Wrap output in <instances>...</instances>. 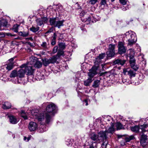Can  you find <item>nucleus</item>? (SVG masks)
<instances>
[{
  "label": "nucleus",
  "instance_id": "473e14b6",
  "mask_svg": "<svg viewBox=\"0 0 148 148\" xmlns=\"http://www.w3.org/2000/svg\"><path fill=\"white\" fill-rule=\"evenodd\" d=\"M36 21L37 25L38 26H40L43 24L41 18H38L36 19Z\"/></svg>",
  "mask_w": 148,
  "mask_h": 148
},
{
  "label": "nucleus",
  "instance_id": "9b49d317",
  "mask_svg": "<svg viewBox=\"0 0 148 148\" xmlns=\"http://www.w3.org/2000/svg\"><path fill=\"white\" fill-rule=\"evenodd\" d=\"M114 45L111 44L109 45L108 51L107 52V56L108 57H113L114 55Z\"/></svg>",
  "mask_w": 148,
  "mask_h": 148
},
{
  "label": "nucleus",
  "instance_id": "c9c22d12",
  "mask_svg": "<svg viewBox=\"0 0 148 148\" xmlns=\"http://www.w3.org/2000/svg\"><path fill=\"white\" fill-rule=\"evenodd\" d=\"M116 126L117 130L121 129L123 128L122 125L119 122H118L116 123Z\"/></svg>",
  "mask_w": 148,
  "mask_h": 148
},
{
  "label": "nucleus",
  "instance_id": "052dcab7",
  "mask_svg": "<svg viewBox=\"0 0 148 148\" xmlns=\"http://www.w3.org/2000/svg\"><path fill=\"white\" fill-rule=\"evenodd\" d=\"M52 32V30L51 29H49V30H48L47 32L45 34H48V33H51V32Z\"/></svg>",
  "mask_w": 148,
  "mask_h": 148
},
{
  "label": "nucleus",
  "instance_id": "f3484780",
  "mask_svg": "<svg viewBox=\"0 0 148 148\" xmlns=\"http://www.w3.org/2000/svg\"><path fill=\"white\" fill-rule=\"evenodd\" d=\"M17 77L19 78H23L24 77L25 71L23 68H21L18 71Z\"/></svg>",
  "mask_w": 148,
  "mask_h": 148
},
{
  "label": "nucleus",
  "instance_id": "39448f33",
  "mask_svg": "<svg viewBox=\"0 0 148 148\" xmlns=\"http://www.w3.org/2000/svg\"><path fill=\"white\" fill-rule=\"evenodd\" d=\"M27 112L29 115H32L34 118L37 119L38 121H42V123H41V124H43V123H45L44 115L42 114H41L40 115L38 116V114L37 112H35L34 110H28Z\"/></svg>",
  "mask_w": 148,
  "mask_h": 148
},
{
  "label": "nucleus",
  "instance_id": "f704fd0d",
  "mask_svg": "<svg viewBox=\"0 0 148 148\" xmlns=\"http://www.w3.org/2000/svg\"><path fill=\"white\" fill-rule=\"evenodd\" d=\"M48 45H49L47 44L46 42H43L41 44L40 46L43 49H47Z\"/></svg>",
  "mask_w": 148,
  "mask_h": 148
},
{
  "label": "nucleus",
  "instance_id": "774afa93",
  "mask_svg": "<svg viewBox=\"0 0 148 148\" xmlns=\"http://www.w3.org/2000/svg\"><path fill=\"white\" fill-rule=\"evenodd\" d=\"M30 139V138L29 137H28L27 138V140H26L27 141H29V140Z\"/></svg>",
  "mask_w": 148,
  "mask_h": 148
},
{
  "label": "nucleus",
  "instance_id": "412c9836",
  "mask_svg": "<svg viewBox=\"0 0 148 148\" xmlns=\"http://www.w3.org/2000/svg\"><path fill=\"white\" fill-rule=\"evenodd\" d=\"M11 104L9 102H6L3 104L2 108L3 109H7L10 108L11 107Z\"/></svg>",
  "mask_w": 148,
  "mask_h": 148
},
{
  "label": "nucleus",
  "instance_id": "cd10ccee",
  "mask_svg": "<svg viewBox=\"0 0 148 148\" xmlns=\"http://www.w3.org/2000/svg\"><path fill=\"white\" fill-rule=\"evenodd\" d=\"M14 67V63L12 62L11 63H9L7 64L6 68L8 71H10Z\"/></svg>",
  "mask_w": 148,
  "mask_h": 148
},
{
  "label": "nucleus",
  "instance_id": "58836bf2",
  "mask_svg": "<svg viewBox=\"0 0 148 148\" xmlns=\"http://www.w3.org/2000/svg\"><path fill=\"white\" fill-rule=\"evenodd\" d=\"M64 54L63 51H59L57 53V54L54 56H57L56 59V60L58 59L60 56L63 55Z\"/></svg>",
  "mask_w": 148,
  "mask_h": 148
},
{
  "label": "nucleus",
  "instance_id": "1a4fd4ad",
  "mask_svg": "<svg viewBox=\"0 0 148 148\" xmlns=\"http://www.w3.org/2000/svg\"><path fill=\"white\" fill-rule=\"evenodd\" d=\"M147 136L144 134L141 135L140 139V144L143 147L148 148Z\"/></svg>",
  "mask_w": 148,
  "mask_h": 148
},
{
  "label": "nucleus",
  "instance_id": "603ef678",
  "mask_svg": "<svg viewBox=\"0 0 148 148\" xmlns=\"http://www.w3.org/2000/svg\"><path fill=\"white\" fill-rule=\"evenodd\" d=\"M56 39H52L51 44L52 45H54L56 43Z\"/></svg>",
  "mask_w": 148,
  "mask_h": 148
},
{
  "label": "nucleus",
  "instance_id": "b1692460",
  "mask_svg": "<svg viewBox=\"0 0 148 148\" xmlns=\"http://www.w3.org/2000/svg\"><path fill=\"white\" fill-rule=\"evenodd\" d=\"M114 125L113 123H112L111 126L110 127L108 130H106V131H107L108 132V134L109 133H110L112 134L114 132Z\"/></svg>",
  "mask_w": 148,
  "mask_h": 148
},
{
  "label": "nucleus",
  "instance_id": "72a5a7b5",
  "mask_svg": "<svg viewBox=\"0 0 148 148\" xmlns=\"http://www.w3.org/2000/svg\"><path fill=\"white\" fill-rule=\"evenodd\" d=\"M21 115L25 120L27 119H28L27 116L24 111L22 110L21 111Z\"/></svg>",
  "mask_w": 148,
  "mask_h": 148
},
{
  "label": "nucleus",
  "instance_id": "5701e85b",
  "mask_svg": "<svg viewBox=\"0 0 148 148\" xmlns=\"http://www.w3.org/2000/svg\"><path fill=\"white\" fill-rule=\"evenodd\" d=\"M105 53H101L100 54L99 56L96 58V61L99 63H101V60L103 59L105 56Z\"/></svg>",
  "mask_w": 148,
  "mask_h": 148
},
{
  "label": "nucleus",
  "instance_id": "bb28decb",
  "mask_svg": "<svg viewBox=\"0 0 148 148\" xmlns=\"http://www.w3.org/2000/svg\"><path fill=\"white\" fill-rule=\"evenodd\" d=\"M81 20L82 21L86 22V24H90L91 22H92V21H91V18L90 17H88L87 18L84 19L82 18Z\"/></svg>",
  "mask_w": 148,
  "mask_h": 148
},
{
  "label": "nucleus",
  "instance_id": "20e7f679",
  "mask_svg": "<svg viewBox=\"0 0 148 148\" xmlns=\"http://www.w3.org/2000/svg\"><path fill=\"white\" fill-rule=\"evenodd\" d=\"M125 36L128 40V45H129L134 43L136 41V35L134 32L128 31L125 34Z\"/></svg>",
  "mask_w": 148,
  "mask_h": 148
},
{
  "label": "nucleus",
  "instance_id": "6e6552de",
  "mask_svg": "<svg viewBox=\"0 0 148 148\" xmlns=\"http://www.w3.org/2000/svg\"><path fill=\"white\" fill-rule=\"evenodd\" d=\"M57 56H53L50 57L49 59L44 58L42 60V63L45 66H47L49 64L53 63L56 61Z\"/></svg>",
  "mask_w": 148,
  "mask_h": 148
},
{
  "label": "nucleus",
  "instance_id": "aec40b11",
  "mask_svg": "<svg viewBox=\"0 0 148 148\" xmlns=\"http://www.w3.org/2000/svg\"><path fill=\"white\" fill-rule=\"evenodd\" d=\"M64 21V20H60L58 19V20L56 24H54V26L55 27H58V28H60V27L63 25V23Z\"/></svg>",
  "mask_w": 148,
  "mask_h": 148
},
{
  "label": "nucleus",
  "instance_id": "338daca9",
  "mask_svg": "<svg viewBox=\"0 0 148 148\" xmlns=\"http://www.w3.org/2000/svg\"><path fill=\"white\" fill-rule=\"evenodd\" d=\"M78 94V96H79V97H81V94H82V93L79 92H77Z\"/></svg>",
  "mask_w": 148,
  "mask_h": 148
},
{
  "label": "nucleus",
  "instance_id": "2f4dec72",
  "mask_svg": "<svg viewBox=\"0 0 148 148\" xmlns=\"http://www.w3.org/2000/svg\"><path fill=\"white\" fill-rule=\"evenodd\" d=\"M42 66V64L41 62L39 61H37L34 64V66L36 68H40Z\"/></svg>",
  "mask_w": 148,
  "mask_h": 148
},
{
  "label": "nucleus",
  "instance_id": "a211bd4d",
  "mask_svg": "<svg viewBox=\"0 0 148 148\" xmlns=\"http://www.w3.org/2000/svg\"><path fill=\"white\" fill-rule=\"evenodd\" d=\"M5 36H10L11 38H13L14 37L16 36V34H12L11 33H5L4 34L3 32H0V37L3 38Z\"/></svg>",
  "mask_w": 148,
  "mask_h": 148
},
{
  "label": "nucleus",
  "instance_id": "bf43d9fd",
  "mask_svg": "<svg viewBox=\"0 0 148 148\" xmlns=\"http://www.w3.org/2000/svg\"><path fill=\"white\" fill-rule=\"evenodd\" d=\"M87 148H94V147H93V145L92 144L88 146Z\"/></svg>",
  "mask_w": 148,
  "mask_h": 148
},
{
  "label": "nucleus",
  "instance_id": "0eeeda50",
  "mask_svg": "<svg viewBox=\"0 0 148 148\" xmlns=\"http://www.w3.org/2000/svg\"><path fill=\"white\" fill-rule=\"evenodd\" d=\"M148 126V124H145L143 125H136L134 126H132L130 127V129L132 131L135 133H138L140 129H141L142 131L144 132L145 131V129Z\"/></svg>",
  "mask_w": 148,
  "mask_h": 148
},
{
  "label": "nucleus",
  "instance_id": "79ce46f5",
  "mask_svg": "<svg viewBox=\"0 0 148 148\" xmlns=\"http://www.w3.org/2000/svg\"><path fill=\"white\" fill-rule=\"evenodd\" d=\"M8 22L5 20H3L1 23V25L3 26H6L7 25Z\"/></svg>",
  "mask_w": 148,
  "mask_h": 148
},
{
  "label": "nucleus",
  "instance_id": "ea45409f",
  "mask_svg": "<svg viewBox=\"0 0 148 148\" xmlns=\"http://www.w3.org/2000/svg\"><path fill=\"white\" fill-rule=\"evenodd\" d=\"M66 144L68 146H71L72 145V141L71 140L68 139L66 141Z\"/></svg>",
  "mask_w": 148,
  "mask_h": 148
},
{
  "label": "nucleus",
  "instance_id": "6ab92c4d",
  "mask_svg": "<svg viewBox=\"0 0 148 148\" xmlns=\"http://www.w3.org/2000/svg\"><path fill=\"white\" fill-rule=\"evenodd\" d=\"M58 19V17L50 18L49 20L50 25L53 26L54 24H56Z\"/></svg>",
  "mask_w": 148,
  "mask_h": 148
},
{
  "label": "nucleus",
  "instance_id": "8fccbe9b",
  "mask_svg": "<svg viewBox=\"0 0 148 148\" xmlns=\"http://www.w3.org/2000/svg\"><path fill=\"white\" fill-rule=\"evenodd\" d=\"M58 48V47L57 46H56L54 47L53 51V53H55L57 52Z\"/></svg>",
  "mask_w": 148,
  "mask_h": 148
},
{
  "label": "nucleus",
  "instance_id": "37998d69",
  "mask_svg": "<svg viewBox=\"0 0 148 148\" xmlns=\"http://www.w3.org/2000/svg\"><path fill=\"white\" fill-rule=\"evenodd\" d=\"M62 7L61 5H57L56 9L58 11H60L62 9Z\"/></svg>",
  "mask_w": 148,
  "mask_h": 148
},
{
  "label": "nucleus",
  "instance_id": "f03ea898",
  "mask_svg": "<svg viewBox=\"0 0 148 148\" xmlns=\"http://www.w3.org/2000/svg\"><path fill=\"white\" fill-rule=\"evenodd\" d=\"M98 68L96 66H93L89 70V72L88 73V77L86 80L84 82V85L86 86H89L90 84L93 80V77L97 73V70Z\"/></svg>",
  "mask_w": 148,
  "mask_h": 148
},
{
  "label": "nucleus",
  "instance_id": "3c124183",
  "mask_svg": "<svg viewBox=\"0 0 148 148\" xmlns=\"http://www.w3.org/2000/svg\"><path fill=\"white\" fill-rule=\"evenodd\" d=\"M86 13L84 11H82L79 14L80 18L81 19L82 18V17L84 16L85 14Z\"/></svg>",
  "mask_w": 148,
  "mask_h": 148
},
{
  "label": "nucleus",
  "instance_id": "f257e3e1",
  "mask_svg": "<svg viewBox=\"0 0 148 148\" xmlns=\"http://www.w3.org/2000/svg\"><path fill=\"white\" fill-rule=\"evenodd\" d=\"M42 106H46V110L47 112L44 114H42V115H44V118L45 119L44 122L46 123H48L51 121V119L50 113L55 110L56 107L55 104L52 103H44Z\"/></svg>",
  "mask_w": 148,
  "mask_h": 148
},
{
  "label": "nucleus",
  "instance_id": "4c0bfd02",
  "mask_svg": "<svg viewBox=\"0 0 148 148\" xmlns=\"http://www.w3.org/2000/svg\"><path fill=\"white\" fill-rule=\"evenodd\" d=\"M128 52H129V55L130 56H134L135 52L133 49H130L128 50Z\"/></svg>",
  "mask_w": 148,
  "mask_h": 148
},
{
  "label": "nucleus",
  "instance_id": "13d9d810",
  "mask_svg": "<svg viewBox=\"0 0 148 148\" xmlns=\"http://www.w3.org/2000/svg\"><path fill=\"white\" fill-rule=\"evenodd\" d=\"M14 59L13 58H12L11 59L9 60L8 61L10 63L11 62H13V61L14 60Z\"/></svg>",
  "mask_w": 148,
  "mask_h": 148
},
{
  "label": "nucleus",
  "instance_id": "2eb2a0df",
  "mask_svg": "<svg viewBox=\"0 0 148 148\" xmlns=\"http://www.w3.org/2000/svg\"><path fill=\"white\" fill-rule=\"evenodd\" d=\"M8 117L10 123L12 124H16L18 122L16 117L12 115H9Z\"/></svg>",
  "mask_w": 148,
  "mask_h": 148
},
{
  "label": "nucleus",
  "instance_id": "69168bd1",
  "mask_svg": "<svg viewBox=\"0 0 148 148\" xmlns=\"http://www.w3.org/2000/svg\"><path fill=\"white\" fill-rule=\"evenodd\" d=\"M107 118H108V121H110V120H112V119L110 116L108 117Z\"/></svg>",
  "mask_w": 148,
  "mask_h": 148
},
{
  "label": "nucleus",
  "instance_id": "a878e982",
  "mask_svg": "<svg viewBox=\"0 0 148 148\" xmlns=\"http://www.w3.org/2000/svg\"><path fill=\"white\" fill-rule=\"evenodd\" d=\"M18 34L21 36L26 37L28 36L29 33L28 32L20 31L18 32Z\"/></svg>",
  "mask_w": 148,
  "mask_h": 148
},
{
  "label": "nucleus",
  "instance_id": "864d4df0",
  "mask_svg": "<svg viewBox=\"0 0 148 148\" xmlns=\"http://www.w3.org/2000/svg\"><path fill=\"white\" fill-rule=\"evenodd\" d=\"M128 137L130 140H134L135 138L134 137L133 135L129 136Z\"/></svg>",
  "mask_w": 148,
  "mask_h": 148
},
{
  "label": "nucleus",
  "instance_id": "6e6d98bb",
  "mask_svg": "<svg viewBox=\"0 0 148 148\" xmlns=\"http://www.w3.org/2000/svg\"><path fill=\"white\" fill-rule=\"evenodd\" d=\"M59 46L62 48H64L65 46L64 44L61 43L60 44H59Z\"/></svg>",
  "mask_w": 148,
  "mask_h": 148
},
{
  "label": "nucleus",
  "instance_id": "4468645a",
  "mask_svg": "<svg viewBox=\"0 0 148 148\" xmlns=\"http://www.w3.org/2000/svg\"><path fill=\"white\" fill-rule=\"evenodd\" d=\"M118 47L119 52L120 54H122L126 52V49L122 42H119Z\"/></svg>",
  "mask_w": 148,
  "mask_h": 148
},
{
  "label": "nucleus",
  "instance_id": "423d86ee",
  "mask_svg": "<svg viewBox=\"0 0 148 148\" xmlns=\"http://www.w3.org/2000/svg\"><path fill=\"white\" fill-rule=\"evenodd\" d=\"M20 68H24V70L25 71V73H26V75L28 76L31 75L32 77H33L34 69L32 68V66H28L27 64H24L20 66Z\"/></svg>",
  "mask_w": 148,
  "mask_h": 148
},
{
  "label": "nucleus",
  "instance_id": "c03bdc74",
  "mask_svg": "<svg viewBox=\"0 0 148 148\" xmlns=\"http://www.w3.org/2000/svg\"><path fill=\"white\" fill-rule=\"evenodd\" d=\"M122 10L123 11H125L129 9L128 5H127L125 7L123 6L121 7Z\"/></svg>",
  "mask_w": 148,
  "mask_h": 148
},
{
  "label": "nucleus",
  "instance_id": "5fc2aeb1",
  "mask_svg": "<svg viewBox=\"0 0 148 148\" xmlns=\"http://www.w3.org/2000/svg\"><path fill=\"white\" fill-rule=\"evenodd\" d=\"M56 32L55 33H54L53 35L52 36V39H56V38H57V36H56Z\"/></svg>",
  "mask_w": 148,
  "mask_h": 148
},
{
  "label": "nucleus",
  "instance_id": "9d476101",
  "mask_svg": "<svg viewBox=\"0 0 148 148\" xmlns=\"http://www.w3.org/2000/svg\"><path fill=\"white\" fill-rule=\"evenodd\" d=\"M130 63L131 67L135 71H136L139 68V66L136 64V60L134 56H130Z\"/></svg>",
  "mask_w": 148,
  "mask_h": 148
},
{
  "label": "nucleus",
  "instance_id": "f8f14e48",
  "mask_svg": "<svg viewBox=\"0 0 148 148\" xmlns=\"http://www.w3.org/2000/svg\"><path fill=\"white\" fill-rule=\"evenodd\" d=\"M135 71L131 70H127L126 69H124L123 70V73L125 75H129L130 77H135L136 76V73Z\"/></svg>",
  "mask_w": 148,
  "mask_h": 148
},
{
  "label": "nucleus",
  "instance_id": "c85d7f7f",
  "mask_svg": "<svg viewBox=\"0 0 148 148\" xmlns=\"http://www.w3.org/2000/svg\"><path fill=\"white\" fill-rule=\"evenodd\" d=\"M39 29V27L38 26H36V27L32 26L29 29L32 32L35 33L38 31Z\"/></svg>",
  "mask_w": 148,
  "mask_h": 148
},
{
  "label": "nucleus",
  "instance_id": "e2e57ef3",
  "mask_svg": "<svg viewBox=\"0 0 148 148\" xmlns=\"http://www.w3.org/2000/svg\"><path fill=\"white\" fill-rule=\"evenodd\" d=\"M84 102L86 103V105L87 106L88 105V101L87 99H85L84 100Z\"/></svg>",
  "mask_w": 148,
  "mask_h": 148
},
{
  "label": "nucleus",
  "instance_id": "4d7b16f0",
  "mask_svg": "<svg viewBox=\"0 0 148 148\" xmlns=\"http://www.w3.org/2000/svg\"><path fill=\"white\" fill-rule=\"evenodd\" d=\"M130 139H129L128 137H127L125 138V140L126 142H129L130 141Z\"/></svg>",
  "mask_w": 148,
  "mask_h": 148
},
{
  "label": "nucleus",
  "instance_id": "c756f323",
  "mask_svg": "<svg viewBox=\"0 0 148 148\" xmlns=\"http://www.w3.org/2000/svg\"><path fill=\"white\" fill-rule=\"evenodd\" d=\"M17 77V72L16 70H14L12 71L10 74V77Z\"/></svg>",
  "mask_w": 148,
  "mask_h": 148
},
{
  "label": "nucleus",
  "instance_id": "7ed1b4c3",
  "mask_svg": "<svg viewBox=\"0 0 148 148\" xmlns=\"http://www.w3.org/2000/svg\"><path fill=\"white\" fill-rule=\"evenodd\" d=\"M99 138L102 141L103 143L101 147L102 148H107L108 145V134L107 131H101L98 133Z\"/></svg>",
  "mask_w": 148,
  "mask_h": 148
},
{
  "label": "nucleus",
  "instance_id": "680f3d73",
  "mask_svg": "<svg viewBox=\"0 0 148 148\" xmlns=\"http://www.w3.org/2000/svg\"><path fill=\"white\" fill-rule=\"evenodd\" d=\"M121 145L124 146L125 145V143L122 141L121 142Z\"/></svg>",
  "mask_w": 148,
  "mask_h": 148
},
{
  "label": "nucleus",
  "instance_id": "4be33fe9",
  "mask_svg": "<svg viewBox=\"0 0 148 148\" xmlns=\"http://www.w3.org/2000/svg\"><path fill=\"white\" fill-rule=\"evenodd\" d=\"M126 61L124 60H121L118 59L115 60L113 63L114 64H120L122 65H123L125 63Z\"/></svg>",
  "mask_w": 148,
  "mask_h": 148
},
{
  "label": "nucleus",
  "instance_id": "49530a36",
  "mask_svg": "<svg viewBox=\"0 0 148 148\" xmlns=\"http://www.w3.org/2000/svg\"><path fill=\"white\" fill-rule=\"evenodd\" d=\"M98 0H90V1L89 3L92 5L95 4L98 1Z\"/></svg>",
  "mask_w": 148,
  "mask_h": 148
},
{
  "label": "nucleus",
  "instance_id": "0e129e2a",
  "mask_svg": "<svg viewBox=\"0 0 148 148\" xmlns=\"http://www.w3.org/2000/svg\"><path fill=\"white\" fill-rule=\"evenodd\" d=\"M76 4L78 6V8H78V9H81V7L77 3Z\"/></svg>",
  "mask_w": 148,
  "mask_h": 148
},
{
  "label": "nucleus",
  "instance_id": "dca6fc26",
  "mask_svg": "<svg viewBox=\"0 0 148 148\" xmlns=\"http://www.w3.org/2000/svg\"><path fill=\"white\" fill-rule=\"evenodd\" d=\"M90 138L93 141L97 143L100 142V139L99 138L98 135H97L95 133H92L90 135Z\"/></svg>",
  "mask_w": 148,
  "mask_h": 148
},
{
  "label": "nucleus",
  "instance_id": "09e8293b",
  "mask_svg": "<svg viewBox=\"0 0 148 148\" xmlns=\"http://www.w3.org/2000/svg\"><path fill=\"white\" fill-rule=\"evenodd\" d=\"M42 21V22L43 23H46L47 22V18L45 17H42L41 18Z\"/></svg>",
  "mask_w": 148,
  "mask_h": 148
},
{
  "label": "nucleus",
  "instance_id": "a18cd8bd",
  "mask_svg": "<svg viewBox=\"0 0 148 148\" xmlns=\"http://www.w3.org/2000/svg\"><path fill=\"white\" fill-rule=\"evenodd\" d=\"M56 36H57V38L58 39H61L62 38V34H61L59 33L58 32H56Z\"/></svg>",
  "mask_w": 148,
  "mask_h": 148
},
{
  "label": "nucleus",
  "instance_id": "de8ad7c7",
  "mask_svg": "<svg viewBox=\"0 0 148 148\" xmlns=\"http://www.w3.org/2000/svg\"><path fill=\"white\" fill-rule=\"evenodd\" d=\"M120 3L123 5H125L126 4L127 1L126 0H119Z\"/></svg>",
  "mask_w": 148,
  "mask_h": 148
},
{
  "label": "nucleus",
  "instance_id": "393cba45",
  "mask_svg": "<svg viewBox=\"0 0 148 148\" xmlns=\"http://www.w3.org/2000/svg\"><path fill=\"white\" fill-rule=\"evenodd\" d=\"M36 75V79L38 80H40L44 79V76L43 74H41L39 71L37 72Z\"/></svg>",
  "mask_w": 148,
  "mask_h": 148
},
{
  "label": "nucleus",
  "instance_id": "7c9ffc66",
  "mask_svg": "<svg viewBox=\"0 0 148 148\" xmlns=\"http://www.w3.org/2000/svg\"><path fill=\"white\" fill-rule=\"evenodd\" d=\"M100 82L99 80H95L93 82L92 86L94 88H97L99 86L100 84Z\"/></svg>",
  "mask_w": 148,
  "mask_h": 148
},
{
  "label": "nucleus",
  "instance_id": "e433bc0d",
  "mask_svg": "<svg viewBox=\"0 0 148 148\" xmlns=\"http://www.w3.org/2000/svg\"><path fill=\"white\" fill-rule=\"evenodd\" d=\"M19 26V25L17 24L14 25L13 26L12 30L14 32L18 33V31Z\"/></svg>",
  "mask_w": 148,
  "mask_h": 148
},
{
  "label": "nucleus",
  "instance_id": "a19ab883",
  "mask_svg": "<svg viewBox=\"0 0 148 148\" xmlns=\"http://www.w3.org/2000/svg\"><path fill=\"white\" fill-rule=\"evenodd\" d=\"M106 0H101L100 3V5L101 6H105L106 4Z\"/></svg>",
  "mask_w": 148,
  "mask_h": 148
},
{
  "label": "nucleus",
  "instance_id": "ddd939ff",
  "mask_svg": "<svg viewBox=\"0 0 148 148\" xmlns=\"http://www.w3.org/2000/svg\"><path fill=\"white\" fill-rule=\"evenodd\" d=\"M38 127L36 123L33 122H31L29 123L28 128L31 132L34 131L36 130Z\"/></svg>",
  "mask_w": 148,
  "mask_h": 148
}]
</instances>
